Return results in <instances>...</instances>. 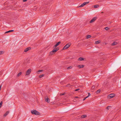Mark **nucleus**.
Returning a JSON list of instances; mask_svg holds the SVG:
<instances>
[{
    "mask_svg": "<svg viewBox=\"0 0 121 121\" xmlns=\"http://www.w3.org/2000/svg\"><path fill=\"white\" fill-rule=\"evenodd\" d=\"M31 113L33 114L38 115L39 114V113L35 110H33L31 111Z\"/></svg>",
    "mask_w": 121,
    "mask_h": 121,
    "instance_id": "nucleus-1",
    "label": "nucleus"
},
{
    "mask_svg": "<svg viewBox=\"0 0 121 121\" xmlns=\"http://www.w3.org/2000/svg\"><path fill=\"white\" fill-rule=\"evenodd\" d=\"M70 45V43H68L66 44L64 47L63 49H65L68 48L69 47Z\"/></svg>",
    "mask_w": 121,
    "mask_h": 121,
    "instance_id": "nucleus-2",
    "label": "nucleus"
},
{
    "mask_svg": "<svg viewBox=\"0 0 121 121\" xmlns=\"http://www.w3.org/2000/svg\"><path fill=\"white\" fill-rule=\"evenodd\" d=\"M96 19H97V17H93L92 19L91 20V21H90V23H91L93 22H94L95 20Z\"/></svg>",
    "mask_w": 121,
    "mask_h": 121,
    "instance_id": "nucleus-3",
    "label": "nucleus"
},
{
    "mask_svg": "<svg viewBox=\"0 0 121 121\" xmlns=\"http://www.w3.org/2000/svg\"><path fill=\"white\" fill-rule=\"evenodd\" d=\"M31 72V69H28L26 73V75H29Z\"/></svg>",
    "mask_w": 121,
    "mask_h": 121,
    "instance_id": "nucleus-4",
    "label": "nucleus"
},
{
    "mask_svg": "<svg viewBox=\"0 0 121 121\" xmlns=\"http://www.w3.org/2000/svg\"><path fill=\"white\" fill-rule=\"evenodd\" d=\"M115 96V95L114 94H111L108 96V97H110V98H113Z\"/></svg>",
    "mask_w": 121,
    "mask_h": 121,
    "instance_id": "nucleus-5",
    "label": "nucleus"
},
{
    "mask_svg": "<svg viewBox=\"0 0 121 121\" xmlns=\"http://www.w3.org/2000/svg\"><path fill=\"white\" fill-rule=\"evenodd\" d=\"M9 111H7L3 115V117H5L7 116L8 114L9 113Z\"/></svg>",
    "mask_w": 121,
    "mask_h": 121,
    "instance_id": "nucleus-6",
    "label": "nucleus"
},
{
    "mask_svg": "<svg viewBox=\"0 0 121 121\" xmlns=\"http://www.w3.org/2000/svg\"><path fill=\"white\" fill-rule=\"evenodd\" d=\"M30 48H27L24 49V51L25 52H26L30 50Z\"/></svg>",
    "mask_w": 121,
    "mask_h": 121,
    "instance_id": "nucleus-7",
    "label": "nucleus"
},
{
    "mask_svg": "<svg viewBox=\"0 0 121 121\" xmlns=\"http://www.w3.org/2000/svg\"><path fill=\"white\" fill-rule=\"evenodd\" d=\"M60 43L61 42L60 41L58 42L56 45H54V47H56L58 46Z\"/></svg>",
    "mask_w": 121,
    "mask_h": 121,
    "instance_id": "nucleus-8",
    "label": "nucleus"
},
{
    "mask_svg": "<svg viewBox=\"0 0 121 121\" xmlns=\"http://www.w3.org/2000/svg\"><path fill=\"white\" fill-rule=\"evenodd\" d=\"M45 100L46 102H47L48 103H49L50 102V100L47 97V98H46Z\"/></svg>",
    "mask_w": 121,
    "mask_h": 121,
    "instance_id": "nucleus-9",
    "label": "nucleus"
},
{
    "mask_svg": "<svg viewBox=\"0 0 121 121\" xmlns=\"http://www.w3.org/2000/svg\"><path fill=\"white\" fill-rule=\"evenodd\" d=\"M84 67V65H78V67L79 68H83Z\"/></svg>",
    "mask_w": 121,
    "mask_h": 121,
    "instance_id": "nucleus-10",
    "label": "nucleus"
},
{
    "mask_svg": "<svg viewBox=\"0 0 121 121\" xmlns=\"http://www.w3.org/2000/svg\"><path fill=\"white\" fill-rule=\"evenodd\" d=\"M58 50V49L57 48L56 49H54L52 51V52H54L57 51Z\"/></svg>",
    "mask_w": 121,
    "mask_h": 121,
    "instance_id": "nucleus-11",
    "label": "nucleus"
},
{
    "mask_svg": "<svg viewBox=\"0 0 121 121\" xmlns=\"http://www.w3.org/2000/svg\"><path fill=\"white\" fill-rule=\"evenodd\" d=\"M89 3V2H84L83 4L84 5V6L86 4H87Z\"/></svg>",
    "mask_w": 121,
    "mask_h": 121,
    "instance_id": "nucleus-12",
    "label": "nucleus"
},
{
    "mask_svg": "<svg viewBox=\"0 0 121 121\" xmlns=\"http://www.w3.org/2000/svg\"><path fill=\"white\" fill-rule=\"evenodd\" d=\"M89 3V2H84L83 4L84 5V6L86 4H87Z\"/></svg>",
    "mask_w": 121,
    "mask_h": 121,
    "instance_id": "nucleus-13",
    "label": "nucleus"
},
{
    "mask_svg": "<svg viewBox=\"0 0 121 121\" xmlns=\"http://www.w3.org/2000/svg\"><path fill=\"white\" fill-rule=\"evenodd\" d=\"M117 44V43L116 42H114L112 44V45L114 46L116 45Z\"/></svg>",
    "mask_w": 121,
    "mask_h": 121,
    "instance_id": "nucleus-14",
    "label": "nucleus"
},
{
    "mask_svg": "<svg viewBox=\"0 0 121 121\" xmlns=\"http://www.w3.org/2000/svg\"><path fill=\"white\" fill-rule=\"evenodd\" d=\"M78 60H79L82 61L84 60V58L82 57H80L79 58Z\"/></svg>",
    "mask_w": 121,
    "mask_h": 121,
    "instance_id": "nucleus-15",
    "label": "nucleus"
},
{
    "mask_svg": "<svg viewBox=\"0 0 121 121\" xmlns=\"http://www.w3.org/2000/svg\"><path fill=\"white\" fill-rule=\"evenodd\" d=\"M100 43V41H96L95 42V43L96 44H98L99 43Z\"/></svg>",
    "mask_w": 121,
    "mask_h": 121,
    "instance_id": "nucleus-16",
    "label": "nucleus"
},
{
    "mask_svg": "<svg viewBox=\"0 0 121 121\" xmlns=\"http://www.w3.org/2000/svg\"><path fill=\"white\" fill-rule=\"evenodd\" d=\"M14 31L13 30H10L8 31H7L5 32V33H8L10 32H13Z\"/></svg>",
    "mask_w": 121,
    "mask_h": 121,
    "instance_id": "nucleus-17",
    "label": "nucleus"
},
{
    "mask_svg": "<svg viewBox=\"0 0 121 121\" xmlns=\"http://www.w3.org/2000/svg\"><path fill=\"white\" fill-rule=\"evenodd\" d=\"M86 117V115H82V116L81 117L82 118H83Z\"/></svg>",
    "mask_w": 121,
    "mask_h": 121,
    "instance_id": "nucleus-18",
    "label": "nucleus"
},
{
    "mask_svg": "<svg viewBox=\"0 0 121 121\" xmlns=\"http://www.w3.org/2000/svg\"><path fill=\"white\" fill-rule=\"evenodd\" d=\"M91 37V36L90 35H88L86 36V38L87 39Z\"/></svg>",
    "mask_w": 121,
    "mask_h": 121,
    "instance_id": "nucleus-19",
    "label": "nucleus"
},
{
    "mask_svg": "<svg viewBox=\"0 0 121 121\" xmlns=\"http://www.w3.org/2000/svg\"><path fill=\"white\" fill-rule=\"evenodd\" d=\"M43 70H40L38 71L37 72V73L38 74H39V73L41 72H43Z\"/></svg>",
    "mask_w": 121,
    "mask_h": 121,
    "instance_id": "nucleus-20",
    "label": "nucleus"
},
{
    "mask_svg": "<svg viewBox=\"0 0 121 121\" xmlns=\"http://www.w3.org/2000/svg\"><path fill=\"white\" fill-rule=\"evenodd\" d=\"M22 74V72H21L19 73L17 75V76L18 77L20 75Z\"/></svg>",
    "mask_w": 121,
    "mask_h": 121,
    "instance_id": "nucleus-21",
    "label": "nucleus"
},
{
    "mask_svg": "<svg viewBox=\"0 0 121 121\" xmlns=\"http://www.w3.org/2000/svg\"><path fill=\"white\" fill-rule=\"evenodd\" d=\"M99 6L98 5H96L94 6V7L95 8H97L99 7Z\"/></svg>",
    "mask_w": 121,
    "mask_h": 121,
    "instance_id": "nucleus-22",
    "label": "nucleus"
},
{
    "mask_svg": "<svg viewBox=\"0 0 121 121\" xmlns=\"http://www.w3.org/2000/svg\"><path fill=\"white\" fill-rule=\"evenodd\" d=\"M54 53V52H52V51H51L50 53V54L52 55Z\"/></svg>",
    "mask_w": 121,
    "mask_h": 121,
    "instance_id": "nucleus-23",
    "label": "nucleus"
},
{
    "mask_svg": "<svg viewBox=\"0 0 121 121\" xmlns=\"http://www.w3.org/2000/svg\"><path fill=\"white\" fill-rule=\"evenodd\" d=\"M44 76V75L43 74L40 75L39 76V77L40 78H41Z\"/></svg>",
    "mask_w": 121,
    "mask_h": 121,
    "instance_id": "nucleus-24",
    "label": "nucleus"
},
{
    "mask_svg": "<svg viewBox=\"0 0 121 121\" xmlns=\"http://www.w3.org/2000/svg\"><path fill=\"white\" fill-rule=\"evenodd\" d=\"M3 104L2 101H1L0 103V108L2 106V105Z\"/></svg>",
    "mask_w": 121,
    "mask_h": 121,
    "instance_id": "nucleus-25",
    "label": "nucleus"
},
{
    "mask_svg": "<svg viewBox=\"0 0 121 121\" xmlns=\"http://www.w3.org/2000/svg\"><path fill=\"white\" fill-rule=\"evenodd\" d=\"M95 86H93L91 87V89L93 90L95 89Z\"/></svg>",
    "mask_w": 121,
    "mask_h": 121,
    "instance_id": "nucleus-26",
    "label": "nucleus"
},
{
    "mask_svg": "<svg viewBox=\"0 0 121 121\" xmlns=\"http://www.w3.org/2000/svg\"><path fill=\"white\" fill-rule=\"evenodd\" d=\"M100 90L99 89L97 91L96 93H99V92H100Z\"/></svg>",
    "mask_w": 121,
    "mask_h": 121,
    "instance_id": "nucleus-27",
    "label": "nucleus"
},
{
    "mask_svg": "<svg viewBox=\"0 0 121 121\" xmlns=\"http://www.w3.org/2000/svg\"><path fill=\"white\" fill-rule=\"evenodd\" d=\"M110 107V106H108L106 107V109H107L109 110Z\"/></svg>",
    "mask_w": 121,
    "mask_h": 121,
    "instance_id": "nucleus-28",
    "label": "nucleus"
},
{
    "mask_svg": "<svg viewBox=\"0 0 121 121\" xmlns=\"http://www.w3.org/2000/svg\"><path fill=\"white\" fill-rule=\"evenodd\" d=\"M84 6V5L83 4H81V5H80L79 7H82L83 6Z\"/></svg>",
    "mask_w": 121,
    "mask_h": 121,
    "instance_id": "nucleus-29",
    "label": "nucleus"
},
{
    "mask_svg": "<svg viewBox=\"0 0 121 121\" xmlns=\"http://www.w3.org/2000/svg\"><path fill=\"white\" fill-rule=\"evenodd\" d=\"M72 68V66H70V67H68L67 68V69H71V68Z\"/></svg>",
    "mask_w": 121,
    "mask_h": 121,
    "instance_id": "nucleus-30",
    "label": "nucleus"
},
{
    "mask_svg": "<svg viewBox=\"0 0 121 121\" xmlns=\"http://www.w3.org/2000/svg\"><path fill=\"white\" fill-rule=\"evenodd\" d=\"M109 29V28L108 27H106L105 28V29L106 30H108Z\"/></svg>",
    "mask_w": 121,
    "mask_h": 121,
    "instance_id": "nucleus-31",
    "label": "nucleus"
},
{
    "mask_svg": "<svg viewBox=\"0 0 121 121\" xmlns=\"http://www.w3.org/2000/svg\"><path fill=\"white\" fill-rule=\"evenodd\" d=\"M90 95H91L89 93H88V96L89 97V96H90Z\"/></svg>",
    "mask_w": 121,
    "mask_h": 121,
    "instance_id": "nucleus-32",
    "label": "nucleus"
},
{
    "mask_svg": "<svg viewBox=\"0 0 121 121\" xmlns=\"http://www.w3.org/2000/svg\"><path fill=\"white\" fill-rule=\"evenodd\" d=\"M79 90V89H76L75 90V91H76Z\"/></svg>",
    "mask_w": 121,
    "mask_h": 121,
    "instance_id": "nucleus-33",
    "label": "nucleus"
},
{
    "mask_svg": "<svg viewBox=\"0 0 121 121\" xmlns=\"http://www.w3.org/2000/svg\"><path fill=\"white\" fill-rule=\"evenodd\" d=\"M2 53V51H0V55H1Z\"/></svg>",
    "mask_w": 121,
    "mask_h": 121,
    "instance_id": "nucleus-34",
    "label": "nucleus"
},
{
    "mask_svg": "<svg viewBox=\"0 0 121 121\" xmlns=\"http://www.w3.org/2000/svg\"><path fill=\"white\" fill-rule=\"evenodd\" d=\"M27 0H23V2H26L27 1Z\"/></svg>",
    "mask_w": 121,
    "mask_h": 121,
    "instance_id": "nucleus-35",
    "label": "nucleus"
},
{
    "mask_svg": "<svg viewBox=\"0 0 121 121\" xmlns=\"http://www.w3.org/2000/svg\"><path fill=\"white\" fill-rule=\"evenodd\" d=\"M64 94H65L64 93L62 94H61V95H64Z\"/></svg>",
    "mask_w": 121,
    "mask_h": 121,
    "instance_id": "nucleus-36",
    "label": "nucleus"
},
{
    "mask_svg": "<svg viewBox=\"0 0 121 121\" xmlns=\"http://www.w3.org/2000/svg\"><path fill=\"white\" fill-rule=\"evenodd\" d=\"M1 85H0V90H1Z\"/></svg>",
    "mask_w": 121,
    "mask_h": 121,
    "instance_id": "nucleus-37",
    "label": "nucleus"
},
{
    "mask_svg": "<svg viewBox=\"0 0 121 121\" xmlns=\"http://www.w3.org/2000/svg\"><path fill=\"white\" fill-rule=\"evenodd\" d=\"M96 86H98V84H96Z\"/></svg>",
    "mask_w": 121,
    "mask_h": 121,
    "instance_id": "nucleus-38",
    "label": "nucleus"
},
{
    "mask_svg": "<svg viewBox=\"0 0 121 121\" xmlns=\"http://www.w3.org/2000/svg\"><path fill=\"white\" fill-rule=\"evenodd\" d=\"M88 96H87L85 98L86 99V98H88Z\"/></svg>",
    "mask_w": 121,
    "mask_h": 121,
    "instance_id": "nucleus-39",
    "label": "nucleus"
},
{
    "mask_svg": "<svg viewBox=\"0 0 121 121\" xmlns=\"http://www.w3.org/2000/svg\"><path fill=\"white\" fill-rule=\"evenodd\" d=\"M86 99L85 98H84L83 99V101H84V100H85Z\"/></svg>",
    "mask_w": 121,
    "mask_h": 121,
    "instance_id": "nucleus-40",
    "label": "nucleus"
},
{
    "mask_svg": "<svg viewBox=\"0 0 121 121\" xmlns=\"http://www.w3.org/2000/svg\"><path fill=\"white\" fill-rule=\"evenodd\" d=\"M75 98H78V97H75Z\"/></svg>",
    "mask_w": 121,
    "mask_h": 121,
    "instance_id": "nucleus-41",
    "label": "nucleus"
}]
</instances>
